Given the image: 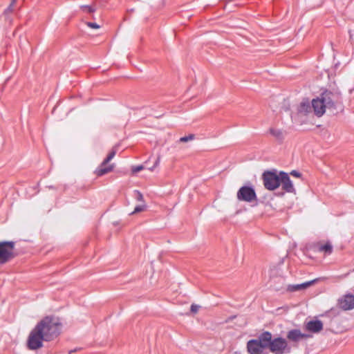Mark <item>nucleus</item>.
Instances as JSON below:
<instances>
[{"mask_svg": "<svg viewBox=\"0 0 354 354\" xmlns=\"http://www.w3.org/2000/svg\"><path fill=\"white\" fill-rule=\"evenodd\" d=\"M142 169H143V166L142 165H138L136 167H134L132 169V171H133V172L136 173V172H138V171L142 170Z\"/></svg>", "mask_w": 354, "mask_h": 354, "instance_id": "393cba45", "label": "nucleus"}, {"mask_svg": "<svg viewBox=\"0 0 354 354\" xmlns=\"http://www.w3.org/2000/svg\"><path fill=\"white\" fill-rule=\"evenodd\" d=\"M194 135L189 134V136L181 137L179 139V142H186L187 141L194 140Z\"/></svg>", "mask_w": 354, "mask_h": 354, "instance_id": "412c9836", "label": "nucleus"}, {"mask_svg": "<svg viewBox=\"0 0 354 354\" xmlns=\"http://www.w3.org/2000/svg\"><path fill=\"white\" fill-rule=\"evenodd\" d=\"M320 97L328 109H335L337 104L340 102V95L328 90L324 91Z\"/></svg>", "mask_w": 354, "mask_h": 354, "instance_id": "20e7f679", "label": "nucleus"}, {"mask_svg": "<svg viewBox=\"0 0 354 354\" xmlns=\"http://www.w3.org/2000/svg\"><path fill=\"white\" fill-rule=\"evenodd\" d=\"M269 132L278 140L281 141L283 139V131L279 129L270 128Z\"/></svg>", "mask_w": 354, "mask_h": 354, "instance_id": "a211bd4d", "label": "nucleus"}, {"mask_svg": "<svg viewBox=\"0 0 354 354\" xmlns=\"http://www.w3.org/2000/svg\"><path fill=\"white\" fill-rule=\"evenodd\" d=\"M333 250V245L329 241L326 242L324 245H317V251L323 252L327 255L332 254Z\"/></svg>", "mask_w": 354, "mask_h": 354, "instance_id": "dca6fc26", "label": "nucleus"}, {"mask_svg": "<svg viewBox=\"0 0 354 354\" xmlns=\"http://www.w3.org/2000/svg\"><path fill=\"white\" fill-rule=\"evenodd\" d=\"M290 174L292 176H295V177H297V178H299L301 176V173L299 172L297 170H292L291 172H290Z\"/></svg>", "mask_w": 354, "mask_h": 354, "instance_id": "a878e982", "label": "nucleus"}, {"mask_svg": "<svg viewBox=\"0 0 354 354\" xmlns=\"http://www.w3.org/2000/svg\"><path fill=\"white\" fill-rule=\"evenodd\" d=\"M17 0H12V2L11 3V4L9 6V9H11L12 6L14 5V3H15Z\"/></svg>", "mask_w": 354, "mask_h": 354, "instance_id": "cd10ccee", "label": "nucleus"}, {"mask_svg": "<svg viewBox=\"0 0 354 354\" xmlns=\"http://www.w3.org/2000/svg\"><path fill=\"white\" fill-rule=\"evenodd\" d=\"M147 207V205L145 203H142L140 205H136L134 208V210L130 214V215L141 212L144 211Z\"/></svg>", "mask_w": 354, "mask_h": 354, "instance_id": "6ab92c4d", "label": "nucleus"}, {"mask_svg": "<svg viewBox=\"0 0 354 354\" xmlns=\"http://www.w3.org/2000/svg\"><path fill=\"white\" fill-rule=\"evenodd\" d=\"M135 198L137 201L145 203L142 194L138 190H134Z\"/></svg>", "mask_w": 354, "mask_h": 354, "instance_id": "aec40b11", "label": "nucleus"}, {"mask_svg": "<svg viewBox=\"0 0 354 354\" xmlns=\"http://www.w3.org/2000/svg\"><path fill=\"white\" fill-rule=\"evenodd\" d=\"M238 201L251 203L257 200V194L252 186H242L236 194Z\"/></svg>", "mask_w": 354, "mask_h": 354, "instance_id": "39448f33", "label": "nucleus"}, {"mask_svg": "<svg viewBox=\"0 0 354 354\" xmlns=\"http://www.w3.org/2000/svg\"><path fill=\"white\" fill-rule=\"evenodd\" d=\"M263 185L268 190H274L280 185V174L274 171H265L263 174Z\"/></svg>", "mask_w": 354, "mask_h": 354, "instance_id": "7ed1b4c3", "label": "nucleus"}, {"mask_svg": "<svg viewBox=\"0 0 354 354\" xmlns=\"http://www.w3.org/2000/svg\"><path fill=\"white\" fill-rule=\"evenodd\" d=\"M269 349L274 354H288L291 352V346L286 339L278 337L272 338Z\"/></svg>", "mask_w": 354, "mask_h": 354, "instance_id": "f03ea898", "label": "nucleus"}, {"mask_svg": "<svg viewBox=\"0 0 354 354\" xmlns=\"http://www.w3.org/2000/svg\"><path fill=\"white\" fill-rule=\"evenodd\" d=\"M198 309H199V306H198V305L192 304V305L191 306V308H190V310H191V311H192V313H197V312H198Z\"/></svg>", "mask_w": 354, "mask_h": 354, "instance_id": "b1692460", "label": "nucleus"}, {"mask_svg": "<svg viewBox=\"0 0 354 354\" xmlns=\"http://www.w3.org/2000/svg\"><path fill=\"white\" fill-rule=\"evenodd\" d=\"M81 8L83 10H86V11L89 13L94 12L95 10V9L93 7L88 5H83L81 6Z\"/></svg>", "mask_w": 354, "mask_h": 354, "instance_id": "4be33fe9", "label": "nucleus"}, {"mask_svg": "<svg viewBox=\"0 0 354 354\" xmlns=\"http://www.w3.org/2000/svg\"><path fill=\"white\" fill-rule=\"evenodd\" d=\"M14 246L13 241L0 242V264H3L12 258Z\"/></svg>", "mask_w": 354, "mask_h": 354, "instance_id": "423d86ee", "label": "nucleus"}, {"mask_svg": "<svg viewBox=\"0 0 354 354\" xmlns=\"http://www.w3.org/2000/svg\"><path fill=\"white\" fill-rule=\"evenodd\" d=\"M311 335L303 333L299 329H291L288 331L286 337L293 344H297L300 340L310 337Z\"/></svg>", "mask_w": 354, "mask_h": 354, "instance_id": "6e6552de", "label": "nucleus"}, {"mask_svg": "<svg viewBox=\"0 0 354 354\" xmlns=\"http://www.w3.org/2000/svg\"><path fill=\"white\" fill-rule=\"evenodd\" d=\"M280 184H281L282 188L286 192L294 193L295 192L290 176L286 172L280 171Z\"/></svg>", "mask_w": 354, "mask_h": 354, "instance_id": "9d476101", "label": "nucleus"}, {"mask_svg": "<svg viewBox=\"0 0 354 354\" xmlns=\"http://www.w3.org/2000/svg\"><path fill=\"white\" fill-rule=\"evenodd\" d=\"M339 307L344 310H350L354 308V295L347 294L338 300Z\"/></svg>", "mask_w": 354, "mask_h": 354, "instance_id": "1a4fd4ad", "label": "nucleus"}, {"mask_svg": "<svg viewBox=\"0 0 354 354\" xmlns=\"http://www.w3.org/2000/svg\"><path fill=\"white\" fill-rule=\"evenodd\" d=\"M314 282H315V280H313V281H307V282L302 283L300 284L289 286L288 288V290L289 291L293 292V291H297L299 290L304 289V288L308 287L309 286L312 285Z\"/></svg>", "mask_w": 354, "mask_h": 354, "instance_id": "2eb2a0df", "label": "nucleus"}, {"mask_svg": "<svg viewBox=\"0 0 354 354\" xmlns=\"http://www.w3.org/2000/svg\"><path fill=\"white\" fill-rule=\"evenodd\" d=\"M86 25L90 27V28H100V26L98 24H97L96 23H93V22H87L86 23Z\"/></svg>", "mask_w": 354, "mask_h": 354, "instance_id": "5701e85b", "label": "nucleus"}, {"mask_svg": "<svg viewBox=\"0 0 354 354\" xmlns=\"http://www.w3.org/2000/svg\"><path fill=\"white\" fill-rule=\"evenodd\" d=\"M247 350L250 354H265L264 349L261 347L256 339H250L248 342Z\"/></svg>", "mask_w": 354, "mask_h": 354, "instance_id": "ddd939ff", "label": "nucleus"}, {"mask_svg": "<svg viewBox=\"0 0 354 354\" xmlns=\"http://www.w3.org/2000/svg\"><path fill=\"white\" fill-rule=\"evenodd\" d=\"M306 329L313 333H319L323 329V323L321 320H310L306 324Z\"/></svg>", "mask_w": 354, "mask_h": 354, "instance_id": "4468645a", "label": "nucleus"}, {"mask_svg": "<svg viewBox=\"0 0 354 354\" xmlns=\"http://www.w3.org/2000/svg\"><path fill=\"white\" fill-rule=\"evenodd\" d=\"M115 151H111L107 157L104 160V161L101 163L100 166L95 170V174L98 176H102L113 169V166L109 165L107 166V163L111 161L115 155Z\"/></svg>", "mask_w": 354, "mask_h": 354, "instance_id": "0eeeda50", "label": "nucleus"}, {"mask_svg": "<svg viewBox=\"0 0 354 354\" xmlns=\"http://www.w3.org/2000/svg\"><path fill=\"white\" fill-rule=\"evenodd\" d=\"M311 109H313L314 113L320 117L324 115L326 111V106L322 99L320 97H317V99H313L311 102Z\"/></svg>", "mask_w": 354, "mask_h": 354, "instance_id": "9b49d317", "label": "nucleus"}, {"mask_svg": "<svg viewBox=\"0 0 354 354\" xmlns=\"http://www.w3.org/2000/svg\"><path fill=\"white\" fill-rule=\"evenodd\" d=\"M60 324L46 317L31 330L27 340V347L35 351L43 346V342H49L59 334Z\"/></svg>", "mask_w": 354, "mask_h": 354, "instance_id": "f257e3e1", "label": "nucleus"}, {"mask_svg": "<svg viewBox=\"0 0 354 354\" xmlns=\"http://www.w3.org/2000/svg\"><path fill=\"white\" fill-rule=\"evenodd\" d=\"M311 104L309 103L308 100L303 101L300 103L299 106L298 108V111L299 113H308L311 111Z\"/></svg>", "mask_w": 354, "mask_h": 354, "instance_id": "f3484780", "label": "nucleus"}, {"mask_svg": "<svg viewBox=\"0 0 354 354\" xmlns=\"http://www.w3.org/2000/svg\"><path fill=\"white\" fill-rule=\"evenodd\" d=\"M160 158L158 157L154 162V165L152 167L149 168L151 171H152L155 167H156L160 164Z\"/></svg>", "mask_w": 354, "mask_h": 354, "instance_id": "bb28decb", "label": "nucleus"}, {"mask_svg": "<svg viewBox=\"0 0 354 354\" xmlns=\"http://www.w3.org/2000/svg\"><path fill=\"white\" fill-rule=\"evenodd\" d=\"M272 335L269 331H264L261 333L258 339H255L257 343L261 345V347L263 349L270 348L271 341H272Z\"/></svg>", "mask_w": 354, "mask_h": 354, "instance_id": "f8f14e48", "label": "nucleus"}]
</instances>
